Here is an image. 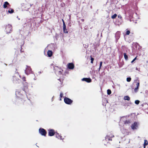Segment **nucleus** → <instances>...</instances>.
Wrapping results in <instances>:
<instances>
[{
  "instance_id": "5",
  "label": "nucleus",
  "mask_w": 148,
  "mask_h": 148,
  "mask_svg": "<svg viewBox=\"0 0 148 148\" xmlns=\"http://www.w3.org/2000/svg\"><path fill=\"white\" fill-rule=\"evenodd\" d=\"M64 102L66 104L69 105L71 104L73 102V101L67 97H65L64 99Z\"/></svg>"
},
{
  "instance_id": "36",
  "label": "nucleus",
  "mask_w": 148,
  "mask_h": 148,
  "mask_svg": "<svg viewBox=\"0 0 148 148\" xmlns=\"http://www.w3.org/2000/svg\"><path fill=\"white\" fill-rule=\"evenodd\" d=\"M130 32L129 30L125 32V34L126 35H128L130 34Z\"/></svg>"
},
{
  "instance_id": "37",
  "label": "nucleus",
  "mask_w": 148,
  "mask_h": 148,
  "mask_svg": "<svg viewBox=\"0 0 148 148\" xmlns=\"http://www.w3.org/2000/svg\"><path fill=\"white\" fill-rule=\"evenodd\" d=\"M137 57L136 56L131 62V63H132L134 62L137 59Z\"/></svg>"
},
{
  "instance_id": "41",
  "label": "nucleus",
  "mask_w": 148,
  "mask_h": 148,
  "mask_svg": "<svg viewBox=\"0 0 148 148\" xmlns=\"http://www.w3.org/2000/svg\"><path fill=\"white\" fill-rule=\"evenodd\" d=\"M62 21L63 24L64 23H65V22H64V20L63 19H62Z\"/></svg>"
},
{
  "instance_id": "12",
  "label": "nucleus",
  "mask_w": 148,
  "mask_h": 148,
  "mask_svg": "<svg viewBox=\"0 0 148 148\" xmlns=\"http://www.w3.org/2000/svg\"><path fill=\"white\" fill-rule=\"evenodd\" d=\"M82 80L86 81L88 83L90 82H91V80L90 78H84L82 79Z\"/></svg>"
},
{
  "instance_id": "4",
  "label": "nucleus",
  "mask_w": 148,
  "mask_h": 148,
  "mask_svg": "<svg viewBox=\"0 0 148 148\" xmlns=\"http://www.w3.org/2000/svg\"><path fill=\"white\" fill-rule=\"evenodd\" d=\"M39 133L42 136H46L47 132L45 130L42 128H40L39 130Z\"/></svg>"
},
{
  "instance_id": "14",
  "label": "nucleus",
  "mask_w": 148,
  "mask_h": 148,
  "mask_svg": "<svg viewBox=\"0 0 148 148\" xmlns=\"http://www.w3.org/2000/svg\"><path fill=\"white\" fill-rule=\"evenodd\" d=\"M8 6H10L9 3L7 1L5 2L3 5V8H5L8 7Z\"/></svg>"
},
{
  "instance_id": "20",
  "label": "nucleus",
  "mask_w": 148,
  "mask_h": 148,
  "mask_svg": "<svg viewBox=\"0 0 148 148\" xmlns=\"http://www.w3.org/2000/svg\"><path fill=\"white\" fill-rule=\"evenodd\" d=\"M123 55L125 60H127L128 59V57L126 53H123Z\"/></svg>"
},
{
  "instance_id": "31",
  "label": "nucleus",
  "mask_w": 148,
  "mask_h": 148,
  "mask_svg": "<svg viewBox=\"0 0 148 148\" xmlns=\"http://www.w3.org/2000/svg\"><path fill=\"white\" fill-rule=\"evenodd\" d=\"M91 57V63L92 64L93 63V62L94 60V58H92L91 57V56H90Z\"/></svg>"
},
{
  "instance_id": "29",
  "label": "nucleus",
  "mask_w": 148,
  "mask_h": 148,
  "mask_svg": "<svg viewBox=\"0 0 148 148\" xmlns=\"http://www.w3.org/2000/svg\"><path fill=\"white\" fill-rule=\"evenodd\" d=\"M126 80L127 82H130L131 81V78L130 77H127Z\"/></svg>"
},
{
  "instance_id": "9",
  "label": "nucleus",
  "mask_w": 148,
  "mask_h": 148,
  "mask_svg": "<svg viewBox=\"0 0 148 148\" xmlns=\"http://www.w3.org/2000/svg\"><path fill=\"white\" fill-rule=\"evenodd\" d=\"M67 67L69 69H73L74 67V65L73 63H69L67 65Z\"/></svg>"
},
{
  "instance_id": "42",
  "label": "nucleus",
  "mask_w": 148,
  "mask_h": 148,
  "mask_svg": "<svg viewBox=\"0 0 148 148\" xmlns=\"http://www.w3.org/2000/svg\"><path fill=\"white\" fill-rule=\"evenodd\" d=\"M81 20H82V21H83V22L84 21V19H82Z\"/></svg>"
},
{
  "instance_id": "39",
  "label": "nucleus",
  "mask_w": 148,
  "mask_h": 148,
  "mask_svg": "<svg viewBox=\"0 0 148 148\" xmlns=\"http://www.w3.org/2000/svg\"><path fill=\"white\" fill-rule=\"evenodd\" d=\"M109 135H110V138H111L114 137V135H113V134H109Z\"/></svg>"
},
{
  "instance_id": "25",
  "label": "nucleus",
  "mask_w": 148,
  "mask_h": 148,
  "mask_svg": "<svg viewBox=\"0 0 148 148\" xmlns=\"http://www.w3.org/2000/svg\"><path fill=\"white\" fill-rule=\"evenodd\" d=\"M63 32L64 33L66 34H67L68 33V31L67 29L66 28L65 29H63Z\"/></svg>"
},
{
  "instance_id": "40",
  "label": "nucleus",
  "mask_w": 148,
  "mask_h": 148,
  "mask_svg": "<svg viewBox=\"0 0 148 148\" xmlns=\"http://www.w3.org/2000/svg\"><path fill=\"white\" fill-rule=\"evenodd\" d=\"M118 17L119 18H122V16H121L120 15H118Z\"/></svg>"
},
{
  "instance_id": "23",
  "label": "nucleus",
  "mask_w": 148,
  "mask_h": 148,
  "mask_svg": "<svg viewBox=\"0 0 148 148\" xmlns=\"http://www.w3.org/2000/svg\"><path fill=\"white\" fill-rule=\"evenodd\" d=\"M117 16V14H115L112 16L111 18L113 19H115L116 18Z\"/></svg>"
},
{
  "instance_id": "44",
  "label": "nucleus",
  "mask_w": 148,
  "mask_h": 148,
  "mask_svg": "<svg viewBox=\"0 0 148 148\" xmlns=\"http://www.w3.org/2000/svg\"><path fill=\"white\" fill-rule=\"evenodd\" d=\"M16 71H17V69H16Z\"/></svg>"
},
{
  "instance_id": "1",
  "label": "nucleus",
  "mask_w": 148,
  "mask_h": 148,
  "mask_svg": "<svg viewBox=\"0 0 148 148\" xmlns=\"http://www.w3.org/2000/svg\"><path fill=\"white\" fill-rule=\"evenodd\" d=\"M17 93H18V92L16 93V94L18 99L16 100L17 102L19 104H24L25 102L26 101V97L25 96H23L22 95H21L20 96H18Z\"/></svg>"
},
{
  "instance_id": "32",
  "label": "nucleus",
  "mask_w": 148,
  "mask_h": 148,
  "mask_svg": "<svg viewBox=\"0 0 148 148\" xmlns=\"http://www.w3.org/2000/svg\"><path fill=\"white\" fill-rule=\"evenodd\" d=\"M20 77L24 81H26V78L25 77H23L22 78L20 76Z\"/></svg>"
},
{
  "instance_id": "11",
  "label": "nucleus",
  "mask_w": 148,
  "mask_h": 148,
  "mask_svg": "<svg viewBox=\"0 0 148 148\" xmlns=\"http://www.w3.org/2000/svg\"><path fill=\"white\" fill-rule=\"evenodd\" d=\"M121 32L120 31H117L115 34V37L117 40H118L120 37Z\"/></svg>"
},
{
  "instance_id": "13",
  "label": "nucleus",
  "mask_w": 148,
  "mask_h": 148,
  "mask_svg": "<svg viewBox=\"0 0 148 148\" xmlns=\"http://www.w3.org/2000/svg\"><path fill=\"white\" fill-rule=\"evenodd\" d=\"M23 90L26 93L28 91V86L27 84H26L25 86H24Z\"/></svg>"
},
{
  "instance_id": "28",
  "label": "nucleus",
  "mask_w": 148,
  "mask_h": 148,
  "mask_svg": "<svg viewBox=\"0 0 148 148\" xmlns=\"http://www.w3.org/2000/svg\"><path fill=\"white\" fill-rule=\"evenodd\" d=\"M121 49L123 51H124L126 50V48L125 46H122L121 47Z\"/></svg>"
},
{
  "instance_id": "15",
  "label": "nucleus",
  "mask_w": 148,
  "mask_h": 148,
  "mask_svg": "<svg viewBox=\"0 0 148 148\" xmlns=\"http://www.w3.org/2000/svg\"><path fill=\"white\" fill-rule=\"evenodd\" d=\"M105 140L106 141H109L110 140H112V138H110V135L107 136L105 137Z\"/></svg>"
},
{
  "instance_id": "30",
  "label": "nucleus",
  "mask_w": 148,
  "mask_h": 148,
  "mask_svg": "<svg viewBox=\"0 0 148 148\" xmlns=\"http://www.w3.org/2000/svg\"><path fill=\"white\" fill-rule=\"evenodd\" d=\"M140 103V101L138 100H136L135 101V103L136 104H138Z\"/></svg>"
},
{
  "instance_id": "38",
  "label": "nucleus",
  "mask_w": 148,
  "mask_h": 148,
  "mask_svg": "<svg viewBox=\"0 0 148 148\" xmlns=\"http://www.w3.org/2000/svg\"><path fill=\"white\" fill-rule=\"evenodd\" d=\"M66 28V26L65 23H64L63 24V28L65 29Z\"/></svg>"
},
{
  "instance_id": "22",
  "label": "nucleus",
  "mask_w": 148,
  "mask_h": 148,
  "mask_svg": "<svg viewBox=\"0 0 148 148\" xmlns=\"http://www.w3.org/2000/svg\"><path fill=\"white\" fill-rule=\"evenodd\" d=\"M136 85L138 87H139L140 85V82L139 80H136Z\"/></svg>"
},
{
  "instance_id": "7",
  "label": "nucleus",
  "mask_w": 148,
  "mask_h": 148,
  "mask_svg": "<svg viewBox=\"0 0 148 148\" xmlns=\"http://www.w3.org/2000/svg\"><path fill=\"white\" fill-rule=\"evenodd\" d=\"M138 124L137 122H134L131 125L132 129L133 130L136 129L138 127Z\"/></svg>"
},
{
  "instance_id": "27",
  "label": "nucleus",
  "mask_w": 148,
  "mask_h": 148,
  "mask_svg": "<svg viewBox=\"0 0 148 148\" xmlns=\"http://www.w3.org/2000/svg\"><path fill=\"white\" fill-rule=\"evenodd\" d=\"M130 123V122L129 120H126L125 121L124 124H129Z\"/></svg>"
},
{
  "instance_id": "34",
  "label": "nucleus",
  "mask_w": 148,
  "mask_h": 148,
  "mask_svg": "<svg viewBox=\"0 0 148 148\" xmlns=\"http://www.w3.org/2000/svg\"><path fill=\"white\" fill-rule=\"evenodd\" d=\"M102 62H100V65L99 67V70L101 68L102 65Z\"/></svg>"
},
{
  "instance_id": "21",
  "label": "nucleus",
  "mask_w": 148,
  "mask_h": 148,
  "mask_svg": "<svg viewBox=\"0 0 148 148\" xmlns=\"http://www.w3.org/2000/svg\"><path fill=\"white\" fill-rule=\"evenodd\" d=\"M124 99L125 100L129 101L130 99V98L128 96H126L124 97Z\"/></svg>"
},
{
  "instance_id": "10",
  "label": "nucleus",
  "mask_w": 148,
  "mask_h": 148,
  "mask_svg": "<svg viewBox=\"0 0 148 148\" xmlns=\"http://www.w3.org/2000/svg\"><path fill=\"white\" fill-rule=\"evenodd\" d=\"M20 80L18 78H17L15 77H13V83L15 84L18 83Z\"/></svg>"
},
{
  "instance_id": "17",
  "label": "nucleus",
  "mask_w": 148,
  "mask_h": 148,
  "mask_svg": "<svg viewBox=\"0 0 148 148\" xmlns=\"http://www.w3.org/2000/svg\"><path fill=\"white\" fill-rule=\"evenodd\" d=\"M47 55L49 57H51L52 55V51L49 50L47 52Z\"/></svg>"
},
{
  "instance_id": "18",
  "label": "nucleus",
  "mask_w": 148,
  "mask_h": 148,
  "mask_svg": "<svg viewBox=\"0 0 148 148\" xmlns=\"http://www.w3.org/2000/svg\"><path fill=\"white\" fill-rule=\"evenodd\" d=\"M148 145V141L146 140H144V148H145L146 146Z\"/></svg>"
},
{
  "instance_id": "6",
  "label": "nucleus",
  "mask_w": 148,
  "mask_h": 148,
  "mask_svg": "<svg viewBox=\"0 0 148 148\" xmlns=\"http://www.w3.org/2000/svg\"><path fill=\"white\" fill-rule=\"evenodd\" d=\"M48 135L49 136H53L56 134L55 130L53 129H49L48 130Z\"/></svg>"
},
{
  "instance_id": "35",
  "label": "nucleus",
  "mask_w": 148,
  "mask_h": 148,
  "mask_svg": "<svg viewBox=\"0 0 148 148\" xmlns=\"http://www.w3.org/2000/svg\"><path fill=\"white\" fill-rule=\"evenodd\" d=\"M63 94L62 93V92H61L60 93V100H61V98L63 97Z\"/></svg>"
},
{
  "instance_id": "2",
  "label": "nucleus",
  "mask_w": 148,
  "mask_h": 148,
  "mask_svg": "<svg viewBox=\"0 0 148 148\" xmlns=\"http://www.w3.org/2000/svg\"><path fill=\"white\" fill-rule=\"evenodd\" d=\"M63 71V70L62 69H59L57 71L58 72V74L60 75H62V76H60V79H58V80L60 81V84H61L63 82V81L64 79V76L65 75H63L62 74V72Z\"/></svg>"
},
{
  "instance_id": "3",
  "label": "nucleus",
  "mask_w": 148,
  "mask_h": 148,
  "mask_svg": "<svg viewBox=\"0 0 148 148\" xmlns=\"http://www.w3.org/2000/svg\"><path fill=\"white\" fill-rule=\"evenodd\" d=\"M12 27L11 25L8 24L6 26L5 32L7 33H10L12 32Z\"/></svg>"
},
{
  "instance_id": "19",
  "label": "nucleus",
  "mask_w": 148,
  "mask_h": 148,
  "mask_svg": "<svg viewBox=\"0 0 148 148\" xmlns=\"http://www.w3.org/2000/svg\"><path fill=\"white\" fill-rule=\"evenodd\" d=\"M58 66H54V69L55 70V72H57V71L60 69Z\"/></svg>"
},
{
  "instance_id": "16",
  "label": "nucleus",
  "mask_w": 148,
  "mask_h": 148,
  "mask_svg": "<svg viewBox=\"0 0 148 148\" xmlns=\"http://www.w3.org/2000/svg\"><path fill=\"white\" fill-rule=\"evenodd\" d=\"M56 137L59 139H60V140H62V136H61L58 133H57L56 134Z\"/></svg>"
},
{
  "instance_id": "43",
  "label": "nucleus",
  "mask_w": 148,
  "mask_h": 148,
  "mask_svg": "<svg viewBox=\"0 0 148 148\" xmlns=\"http://www.w3.org/2000/svg\"><path fill=\"white\" fill-rule=\"evenodd\" d=\"M20 51H21H21H21V50H20Z\"/></svg>"
},
{
  "instance_id": "8",
  "label": "nucleus",
  "mask_w": 148,
  "mask_h": 148,
  "mask_svg": "<svg viewBox=\"0 0 148 148\" xmlns=\"http://www.w3.org/2000/svg\"><path fill=\"white\" fill-rule=\"evenodd\" d=\"M32 69L29 66H27L25 70V72L27 74L30 73L32 72Z\"/></svg>"
},
{
  "instance_id": "24",
  "label": "nucleus",
  "mask_w": 148,
  "mask_h": 148,
  "mask_svg": "<svg viewBox=\"0 0 148 148\" xmlns=\"http://www.w3.org/2000/svg\"><path fill=\"white\" fill-rule=\"evenodd\" d=\"M8 12L9 13L11 14L14 12V10L13 9H11L10 10H8Z\"/></svg>"
},
{
  "instance_id": "26",
  "label": "nucleus",
  "mask_w": 148,
  "mask_h": 148,
  "mask_svg": "<svg viewBox=\"0 0 148 148\" xmlns=\"http://www.w3.org/2000/svg\"><path fill=\"white\" fill-rule=\"evenodd\" d=\"M107 94L108 95H110L111 93V91L110 89H108L107 90Z\"/></svg>"
},
{
  "instance_id": "33",
  "label": "nucleus",
  "mask_w": 148,
  "mask_h": 148,
  "mask_svg": "<svg viewBox=\"0 0 148 148\" xmlns=\"http://www.w3.org/2000/svg\"><path fill=\"white\" fill-rule=\"evenodd\" d=\"M139 87H136V88L134 89V91L135 92H137L138 90Z\"/></svg>"
}]
</instances>
